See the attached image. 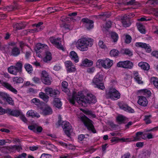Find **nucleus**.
Masks as SVG:
<instances>
[{"label":"nucleus","mask_w":158,"mask_h":158,"mask_svg":"<svg viewBox=\"0 0 158 158\" xmlns=\"http://www.w3.org/2000/svg\"><path fill=\"white\" fill-rule=\"evenodd\" d=\"M69 99L72 104L74 105L76 101L84 107L87 106V104H94L97 102L95 97L92 94H89L85 97L83 95L82 92L81 91L78 92L73 91L72 96L69 97Z\"/></svg>","instance_id":"1"},{"label":"nucleus","mask_w":158,"mask_h":158,"mask_svg":"<svg viewBox=\"0 0 158 158\" xmlns=\"http://www.w3.org/2000/svg\"><path fill=\"white\" fill-rule=\"evenodd\" d=\"M93 41L92 39L83 38L77 40L76 46L81 51H86L88 50L89 47H91L93 45Z\"/></svg>","instance_id":"2"},{"label":"nucleus","mask_w":158,"mask_h":158,"mask_svg":"<svg viewBox=\"0 0 158 158\" xmlns=\"http://www.w3.org/2000/svg\"><path fill=\"white\" fill-rule=\"evenodd\" d=\"M103 79L102 76L100 74H98L94 77L93 80L92 85L95 88L103 90L105 87L102 83Z\"/></svg>","instance_id":"3"},{"label":"nucleus","mask_w":158,"mask_h":158,"mask_svg":"<svg viewBox=\"0 0 158 158\" xmlns=\"http://www.w3.org/2000/svg\"><path fill=\"white\" fill-rule=\"evenodd\" d=\"M23 64L21 61H19L16 63L15 65L10 66L7 68L8 72L11 74L17 75L20 73L22 71Z\"/></svg>","instance_id":"4"},{"label":"nucleus","mask_w":158,"mask_h":158,"mask_svg":"<svg viewBox=\"0 0 158 158\" xmlns=\"http://www.w3.org/2000/svg\"><path fill=\"white\" fill-rule=\"evenodd\" d=\"M113 61L109 59H99L96 63V65L98 67L102 66L106 69H109L113 65Z\"/></svg>","instance_id":"5"},{"label":"nucleus","mask_w":158,"mask_h":158,"mask_svg":"<svg viewBox=\"0 0 158 158\" xmlns=\"http://www.w3.org/2000/svg\"><path fill=\"white\" fill-rule=\"evenodd\" d=\"M107 97L112 100H117L120 98V94L115 88L112 87L106 91Z\"/></svg>","instance_id":"6"},{"label":"nucleus","mask_w":158,"mask_h":158,"mask_svg":"<svg viewBox=\"0 0 158 158\" xmlns=\"http://www.w3.org/2000/svg\"><path fill=\"white\" fill-rule=\"evenodd\" d=\"M79 118H80V120L85 125L88 130L91 131L94 133H96V131L91 120L87 118L83 114Z\"/></svg>","instance_id":"7"},{"label":"nucleus","mask_w":158,"mask_h":158,"mask_svg":"<svg viewBox=\"0 0 158 158\" xmlns=\"http://www.w3.org/2000/svg\"><path fill=\"white\" fill-rule=\"evenodd\" d=\"M61 126L65 133L67 136L69 137L71 132L72 131V127L71 125L68 122L64 121L62 122Z\"/></svg>","instance_id":"8"},{"label":"nucleus","mask_w":158,"mask_h":158,"mask_svg":"<svg viewBox=\"0 0 158 158\" xmlns=\"http://www.w3.org/2000/svg\"><path fill=\"white\" fill-rule=\"evenodd\" d=\"M61 39L60 38H56L53 37H51L49 39L50 42L58 49L64 50V48L61 44Z\"/></svg>","instance_id":"9"},{"label":"nucleus","mask_w":158,"mask_h":158,"mask_svg":"<svg viewBox=\"0 0 158 158\" xmlns=\"http://www.w3.org/2000/svg\"><path fill=\"white\" fill-rule=\"evenodd\" d=\"M117 66L118 67L131 69L133 68V64L132 62L129 60L120 61L117 63Z\"/></svg>","instance_id":"10"},{"label":"nucleus","mask_w":158,"mask_h":158,"mask_svg":"<svg viewBox=\"0 0 158 158\" xmlns=\"http://www.w3.org/2000/svg\"><path fill=\"white\" fill-rule=\"evenodd\" d=\"M134 16L133 14H130L129 15H124L121 18L122 23L123 26L126 27H129L131 24L129 19L133 17Z\"/></svg>","instance_id":"11"},{"label":"nucleus","mask_w":158,"mask_h":158,"mask_svg":"<svg viewBox=\"0 0 158 158\" xmlns=\"http://www.w3.org/2000/svg\"><path fill=\"white\" fill-rule=\"evenodd\" d=\"M44 91L46 94L53 97H57L60 94V92L58 90L53 89L52 88L48 87L45 88Z\"/></svg>","instance_id":"12"},{"label":"nucleus","mask_w":158,"mask_h":158,"mask_svg":"<svg viewBox=\"0 0 158 158\" xmlns=\"http://www.w3.org/2000/svg\"><path fill=\"white\" fill-rule=\"evenodd\" d=\"M41 79L43 83L45 84L49 85L51 84L50 80L47 72L45 71H42L41 75Z\"/></svg>","instance_id":"13"},{"label":"nucleus","mask_w":158,"mask_h":158,"mask_svg":"<svg viewBox=\"0 0 158 158\" xmlns=\"http://www.w3.org/2000/svg\"><path fill=\"white\" fill-rule=\"evenodd\" d=\"M81 21L87 29L89 30L93 27L94 22L92 20L89 19L87 18H84L82 19Z\"/></svg>","instance_id":"14"},{"label":"nucleus","mask_w":158,"mask_h":158,"mask_svg":"<svg viewBox=\"0 0 158 158\" xmlns=\"http://www.w3.org/2000/svg\"><path fill=\"white\" fill-rule=\"evenodd\" d=\"M135 46L136 47H140L145 49L148 52H150L152 51L151 46L149 44L142 42H136L135 44Z\"/></svg>","instance_id":"15"},{"label":"nucleus","mask_w":158,"mask_h":158,"mask_svg":"<svg viewBox=\"0 0 158 158\" xmlns=\"http://www.w3.org/2000/svg\"><path fill=\"white\" fill-rule=\"evenodd\" d=\"M6 112L11 115L18 117L21 114L22 112L19 110H12L11 109L8 108L6 109Z\"/></svg>","instance_id":"16"},{"label":"nucleus","mask_w":158,"mask_h":158,"mask_svg":"<svg viewBox=\"0 0 158 158\" xmlns=\"http://www.w3.org/2000/svg\"><path fill=\"white\" fill-rule=\"evenodd\" d=\"M139 99L137 101L138 104L140 106H146L148 104V101L144 97L141 96L138 97Z\"/></svg>","instance_id":"17"},{"label":"nucleus","mask_w":158,"mask_h":158,"mask_svg":"<svg viewBox=\"0 0 158 158\" xmlns=\"http://www.w3.org/2000/svg\"><path fill=\"white\" fill-rule=\"evenodd\" d=\"M40 112L44 115H48L51 114L52 113V108L48 106L45 107L44 109L40 108Z\"/></svg>","instance_id":"18"},{"label":"nucleus","mask_w":158,"mask_h":158,"mask_svg":"<svg viewBox=\"0 0 158 158\" xmlns=\"http://www.w3.org/2000/svg\"><path fill=\"white\" fill-rule=\"evenodd\" d=\"M146 137L145 135L143 134V133L141 132H138L136 133L135 137L132 138V141H136L140 140L141 139H145Z\"/></svg>","instance_id":"19"},{"label":"nucleus","mask_w":158,"mask_h":158,"mask_svg":"<svg viewBox=\"0 0 158 158\" xmlns=\"http://www.w3.org/2000/svg\"><path fill=\"white\" fill-rule=\"evenodd\" d=\"M119 106L121 109L124 111L131 113L134 112V110L130 107L128 106L127 105L120 103L119 104Z\"/></svg>","instance_id":"20"},{"label":"nucleus","mask_w":158,"mask_h":158,"mask_svg":"<svg viewBox=\"0 0 158 158\" xmlns=\"http://www.w3.org/2000/svg\"><path fill=\"white\" fill-rule=\"evenodd\" d=\"M2 85L3 86L15 94H16L17 93V91L9 83L4 82L2 83Z\"/></svg>","instance_id":"21"},{"label":"nucleus","mask_w":158,"mask_h":158,"mask_svg":"<svg viewBox=\"0 0 158 158\" xmlns=\"http://www.w3.org/2000/svg\"><path fill=\"white\" fill-rule=\"evenodd\" d=\"M12 49L11 52V55L14 56H18L20 53V49L16 47H13L11 48Z\"/></svg>","instance_id":"22"},{"label":"nucleus","mask_w":158,"mask_h":158,"mask_svg":"<svg viewBox=\"0 0 158 158\" xmlns=\"http://www.w3.org/2000/svg\"><path fill=\"white\" fill-rule=\"evenodd\" d=\"M134 79L135 81L139 84H142L143 81H142V78L137 72H135L134 73Z\"/></svg>","instance_id":"23"},{"label":"nucleus","mask_w":158,"mask_h":158,"mask_svg":"<svg viewBox=\"0 0 158 158\" xmlns=\"http://www.w3.org/2000/svg\"><path fill=\"white\" fill-rule=\"evenodd\" d=\"M27 116L28 117L31 116L32 118L37 117L39 118L40 117V114L34 110H29L27 113Z\"/></svg>","instance_id":"24"},{"label":"nucleus","mask_w":158,"mask_h":158,"mask_svg":"<svg viewBox=\"0 0 158 158\" xmlns=\"http://www.w3.org/2000/svg\"><path fill=\"white\" fill-rule=\"evenodd\" d=\"M70 57L72 60H73L75 63L79 61V59L77 54L74 51H71L70 53Z\"/></svg>","instance_id":"25"},{"label":"nucleus","mask_w":158,"mask_h":158,"mask_svg":"<svg viewBox=\"0 0 158 158\" xmlns=\"http://www.w3.org/2000/svg\"><path fill=\"white\" fill-rule=\"evenodd\" d=\"M138 66L144 70H148L150 68L149 64L147 63L141 62L138 64Z\"/></svg>","instance_id":"26"},{"label":"nucleus","mask_w":158,"mask_h":158,"mask_svg":"<svg viewBox=\"0 0 158 158\" xmlns=\"http://www.w3.org/2000/svg\"><path fill=\"white\" fill-rule=\"evenodd\" d=\"M26 26V24L23 22L19 23H15L13 24L14 28L16 30H20L24 28Z\"/></svg>","instance_id":"27"},{"label":"nucleus","mask_w":158,"mask_h":158,"mask_svg":"<svg viewBox=\"0 0 158 158\" xmlns=\"http://www.w3.org/2000/svg\"><path fill=\"white\" fill-rule=\"evenodd\" d=\"M93 63V62L92 61L85 59L82 61L81 65L84 66H92Z\"/></svg>","instance_id":"28"},{"label":"nucleus","mask_w":158,"mask_h":158,"mask_svg":"<svg viewBox=\"0 0 158 158\" xmlns=\"http://www.w3.org/2000/svg\"><path fill=\"white\" fill-rule=\"evenodd\" d=\"M53 103L54 105L58 108H60L62 106V103L59 98H54Z\"/></svg>","instance_id":"29"},{"label":"nucleus","mask_w":158,"mask_h":158,"mask_svg":"<svg viewBox=\"0 0 158 158\" xmlns=\"http://www.w3.org/2000/svg\"><path fill=\"white\" fill-rule=\"evenodd\" d=\"M52 59L51 54L50 52L47 51L45 52V56L43 59V60L45 62L50 61Z\"/></svg>","instance_id":"30"},{"label":"nucleus","mask_w":158,"mask_h":158,"mask_svg":"<svg viewBox=\"0 0 158 158\" xmlns=\"http://www.w3.org/2000/svg\"><path fill=\"white\" fill-rule=\"evenodd\" d=\"M23 79L20 77H15L13 78V81L15 84L23 83Z\"/></svg>","instance_id":"31"},{"label":"nucleus","mask_w":158,"mask_h":158,"mask_svg":"<svg viewBox=\"0 0 158 158\" xmlns=\"http://www.w3.org/2000/svg\"><path fill=\"white\" fill-rule=\"evenodd\" d=\"M62 86V89L63 91L64 92H67L69 90L68 86V83L65 81H64L61 83Z\"/></svg>","instance_id":"32"},{"label":"nucleus","mask_w":158,"mask_h":158,"mask_svg":"<svg viewBox=\"0 0 158 158\" xmlns=\"http://www.w3.org/2000/svg\"><path fill=\"white\" fill-rule=\"evenodd\" d=\"M121 52L123 54H125L129 56H131L133 55L132 52L128 49H122Z\"/></svg>","instance_id":"33"},{"label":"nucleus","mask_w":158,"mask_h":158,"mask_svg":"<svg viewBox=\"0 0 158 158\" xmlns=\"http://www.w3.org/2000/svg\"><path fill=\"white\" fill-rule=\"evenodd\" d=\"M62 9L61 8L57 7H49L48 8V11L49 13H53L56 11L61 10Z\"/></svg>","instance_id":"34"},{"label":"nucleus","mask_w":158,"mask_h":158,"mask_svg":"<svg viewBox=\"0 0 158 158\" xmlns=\"http://www.w3.org/2000/svg\"><path fill=\"white\" fill-rule=\"evenodd\" d=\"M39 96L40 98L42 99L45 102H47L48 101L49 97L45 93L43 92H40L39 94Z\"/></svg>","instance_id":"35"},{"label":"nucleus","mask_w":158,"mask_h":158,"mask_svg":"<svg viewBox=\"0 0 158 158\" xmlns=\"http://www.w3.org/2000/svg\"><path fill=\"white\" fill-rule=\"evenodd\" d=\"M140 93L148 97H149L151 94L150 90L146 89H144L140 90Z\"/></svg>","instance_id":"36"},{"label":"nucleus","mask_w":158,"mask_h":158,"mask_svg":"<svg viewBox=\"0 0 158 158\" xmlns=\"http://www.w3.org/2000/svg\"><path fill=\"white\" fill-rule=\"evenodd\" d=\"M119 54V51L115 49L111 50L110 52V55L111 56L117 57L118 56Z\"/></svg>","instance_id":"37"},{"label":"nucleus","mask_w":158,"mask_h":158,"mask_svg":"<svg viewBox=\"0 0 158 158\" xmlns=\"http://www.w3.org/2000/svg\"><path fill=\"white\" fill-rule=\"evenodd\" d=\"M151 82L152 83L155 87L158 88V78L155 77H152L151 78Z\"/></svg>","instance_id":"38"},{"label":"nucleus","mask_w":158,"mask_h":158,"mask_svg":"<svg viewBox=\"0 0 158 158\" xmlns=\"http://www.w3.org/2000/svg\"><path fill=\"white\" fill-rule=\"evenodd\" d=\"M137 27L139 31L141 33L143 34L145 33V27L143 25L140 23H139L137 25Z\"/></svg>","instance_id":"39"},{"label":"nucleus","mask_w":158,"mask_h":158,"mask_svg":"<svg viewBox=\"0 0 158 158\" xmlns=\"http://www.w3.org/2000/svg\"><path fill=\"white\" fill-rule=\"evenodd\" d=\"M81 110L85 114L89 115L90 117H92V118H95V114H93L90 111L83 110L82 109H81Z\"/></svg>","instance_id":"40"},{"label":"nucleus","mask_w":158,"mask_h":158,"mask_svg":"<svg viewBox=\"0 0 158 158\" xmlns=\"http://www.w3.org/2000/svg\"><path fill=\"white\" fill-rule=\"evenodd\" d=\"M151 117L152 115H146L144 116V120L146 124H149L151 123L152 121L151 120Z\"/></svg>","instance_id":"41"},{"label":"nucleus","mask_w":158,"mask_h":158,"mask_svg":"<svg viewBox=\"0 0 158 158\" xmlns=\"http://www.w3.org/2000/svg\"><path fill=\"white\" fill-rule=\"evenodd\" d=\"M24 68L29 73H31L33 70L32 66L29 64H26L24 65Z\"/></svg>","instance_id":"42"},{"label":"nucleus","mask_w":158,"mask_h":158,"mask_svg":"<svg viewBox=\"0 0 158 158\" xmlns=\"http://www.w3.org/2000/svg\"><path fill=\"white\" fill-rule=\"evenodd\" d=\"M37 49L39 50L42 49L44 50V48L47 49L48 48V46L46 44H42L40 43L37 44L36 46Z\"/></svg>","instance_id":"43"},{"label":"nucleus","mask_w":158,"mask_h":158,"mask_svg":"<svg viewBox=\"0 0 158 158\" xmlns=\"http://www.w3.org/2000/svg\"><path fill=\"white\" fill-rule=\"evenodd\" d=\"M19 9V7L17 5H15V6H8L7 7L6 9L8 11H10L15 10H18Z\"/></svg>","instance_id":"44"},{"label":"nucleus","mask_w":158,"mask_h":158,"mask_svg":"<svg viewBox=\"0 0 158 158\" xmlns=\"http://www.w3.org/2000/svg\"><path fill=\"white\" fill-rule=\"evenodd\" d=\"M111 37L114 42L117 41L118 39V35L115 32H112L111 33Z\"/></svg>","instance_id":"45"},{"label":"nucleus","mask_w":158,"mask_h":158,"mask_svg":"<svg viewBox=\"0 0 158 158\" xmlns=\"http://www.w3.org/2000/svg\"><path fill=\"white\" fill-rule=\"evenodd\" d=\"M125 117L122 115H118L116 118L117 121L120 123H123L125 120Z\"/></svg>","instance_id":"46"},{"label":"nucleus","mask_w":158,"mask_h":158,"mask_svg":"<svg viewBox=\"0 0 158 158\" xmlns=\"http://www.w3.org/2000/svg\"><path fill=\"white\" fill-rule=\"evenodd\" d=\"M98 45L101 48L104 49H107V46L102 41L100 40L98 43Z\"/></svg>","instance_id":"47"},{"label":"nucleus","mask_w":158,"mask_h":158,"mask_svg":"<svg viewBox=\"0 0 158 158\" xmlns=\"http://www.w3.org/2000/svg\"><path fill=\"white\" fill-rule=\"evenodd\" d=\"M76 70L75 67L73 64L70 67L67 69V71L69 73L74 72L76 71Z\"/></svg>","instance_id":"48"},{"label":"nucleus","mask_w":158,"mask_h":158,"mask_svg":"<svg viewBox=\"0 0 158 158\" xmlns=\"http://www.w3.org/2000/svg\"><path fill=\"white\" fill-rule=\"evenodd\" d=\"M11 149L13 151L16 150L18 152H19L22 148L20 146L14 145L12 147Z\"/></svg>","instance_id":"49"},{"label":"nucleus","mask_w":158,"mask_h":158,"mask_svg":"<svg viewBox=\"0 0 158 158\" xmlns=\"http://www.w3.org/2000/svg\"><path fill=\"white\" fill-rule=\"evenodd\" d=\"M31 102L36 105L39 106L40 104V102L39 99L34 98L31 100Z\"/></svg>","instance_id":"50"},{"label":"nucleus","mask_w":158,"mask_h":158,"mask_svg":"<svg viewBox=\"0 0 158 158\" xmlns=\"http://www.w3.org/2000/svg\"><path fill=\"white\" fill-rule=\"evenodd\" d=\"M58 143L59 144L62 146L64 147L68 148H70L68 147V146H70L71 145V144H68L66 143H64L62 141H59L58 142Z\"/></svg>","instance_id":"51"},{"label":"nucleus","mask_w":158,"mask_h":158,"mask_svg":"<svg viewBox=\"0 0 158 158\" xmlns=\"http://www.w3.org/2000/svg\"><path fill=\"white\" fill-rule=\"evenodd\" d=\"M0 96L3 99L6 100L9 95L5 93L0 92Z\"/></svg>","instance_id":"52"},{"label":"nucleus","mask_w":158,"mask_h":158,"mask_svg":"<svg viewBox=\"0 0 158 158\" xmlns=\"http://www.w3.org/2000/svg\"><path fill=\"white\" fill-rule=\"evenodd\" d=\"M131 37L129 35H126L125 40V42L127 44H129L131 42Z\"/></svg>","instance_id":"53"},{"label":"nucleus","mask_w":158,"mask_h":158,"mask_svg":"<svg viewBox=\"0 0 158 158\" xmlns=\"http://www.w3.org/2000/svg\"><path fill=\"white\" fill-rule=\"evenodd\" d=\"M46 148L48 149L52 150L54 148L55 149L56 147L54 145L52 144L48 143V144L46 145Z\"/></svg>","instance_id":"54"},{"label":"nucleus","mask_w":158,"mask_h":158,"mask_svg":"<svg viewBox=\"0 0 158 158\" xmlns=\"http://www.w3.org/2000/svg\"><path fill=\"white\" fill-rule=\"evenodd\" d=\"M43 24V23L42 22H40L37 24H34L32 25L33 27L35 26L36 27L38 28H43V26H41Z\"/></svg>","instance_id":"55"},{"label":"nucleus","mask_w":158,"mask_h":158,"mask_svg":"<svg viewBox=\"0 0 158 158\" xmlns=\"http://www.w3.org/2000/svg\"><path fill=\"white\" fill-rule=\"evenodd\" d=\"M19 117L24 122L27 123V120L25 116V115L23 114L22 112L21 114L19 115Z\"/></svg>","instance_id":"56"},{"label":"nucleus","mask_w":158,"mask_h":158,"mask_svg":"<svg viewBox=\"0 0 158 158\" xmlns=\"http://www.w3.org/2000/svg\"><path fill=\"white\" fill-rule=\"evenodd\" d=\"M152 10V13L154 15L158 16V8H153Z\"/></svg>","instance_id":"57"},{"label":"nucleus","mask_w":158,"mask_h":158,"mask_svg":"<svg viewBox=\"0 0 158 158\" xmlns=\"http://www.w3.org/2000/svg\"><path fill=\"white\" fill-rule=\"evenodd\" d=\"M6 100L9 104L10 105H13V101L12 100V98L9 97V96L6 99Z\"/></svg>","instance_id":"58"},{"label":"nucleus","mask_w":158,"mask_h":158,"mask_svg":"<svg viewBox=\"0 0 158 158\" xmlns=\"http://www.w3.org/2000/svg\"><path fill=\"white\" fill-rule=\"evenodd\" d=\"M120 140L122 141L123 142H131L132 141V138H122L120 139Z\"/></svg>","instance_id":"59"},{"label":"nucleus","mask_w":158,"mask_h":158,"mask_svg":"<svg viewBox=\"0 0 158 158\" xmlns=\"http://www.w3.org/2000/svg\"><path fill=\"white\" fill-rule=\"evenodd\" d=\"M51 155L48 154H42L40 158H51Z\"/></svg>","instance_id":"60"},{"label":"nucleus","mask_w":158,"mask_h":158,"mask_svg":"<svg viewBox=\"0 0 158 158\" xmlns=\"http://www.w3.org/2000/svg\"><path fill=\"white\" fill-rule=\"evenodd\" d=\"M65 64L66 69L70 67L73 64L72 62L70 61H67L65 62Z\"/></svg>","instance_id":"61"},{"label":"nucleus","mask_w":158,"mask_h":158,"mask_svg":"<svg viewBox=\"0 0 158 158\" xmlns=\"http://www.w3.org/2000/svg\"><path fill=\"white\" fill-rule=\"evenodd\" d=\"M147 3L149 4V5L154 6H156L155 0H149L147 1Z\"/></svg>","instance_id":"62"},{"label":"nucleus","mask_w":158,"mask_h":158,"mask_svg":"<svg viewBox=\"0 0 158 158\" xmlns=\"http://www.w3.org/2000/svg\"><path fill=\"white\" fill-rule=\"evenodd\" d=\"M61 68V66L59 64H56L53 67V69L54 70L58 71L60 70Z\"/></svg>","instance_id":"63"},{"label":"nucleus","mask_w":158,"mask_h":158,"mask_svg":"<svg viewBox=\"0 0 158 158\" xmlns=\"http://www.w3.org/2000/svg\"><path fill=\"white\" fill-rule=\"evenodd\" d=\"M111 21H108L106 23L105 27V28H109L111 27Z\"/></svg>","instance_id":"64"}]
</instances>
